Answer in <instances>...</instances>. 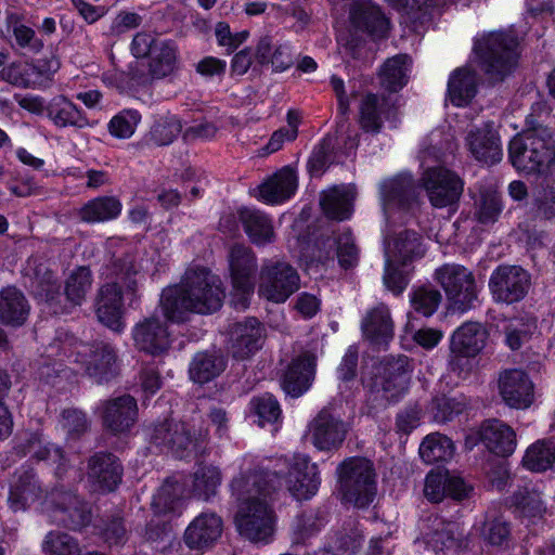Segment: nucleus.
Masks as SVG:
<instances>
[{
	"label": "nucleus",
	"mask_w": 555,
	"mask_h": 555,
	"mask_svg": "<svg viewBox=\"0 0 555 555\" xmlns=\"http://www.w3.org/2000/svg\"><path fill=\"white\" fill-rule=\"evenodd\" d=\"M282 473L255 469L233 479L231 487L238 500L234 524L244 539L254 543L272 539L278 516L270 499L281 488Z\"/></svg>",
	"instance_id": "1"
},
{
	"label": "nucleus",
	"mask_w": 555,
	"mask_h": 555,
	"mask_svg": "<svg viewBox=\"0 0 555 555\" xmlns=\"http://www.w3.org/2000/svg\"><path fill=\"white\" fill-rule=\"evenodd\" d=\"M225 298L223 283L210 269L194 266L186 269L178 285L165 288L159 306L168 321L181 323L189 313L218 311Z\"/></svg>",
	"instance_id": "2"
},
{
	"label": "nucleus",
	"mask_w": 555,
	"mask_h": 555,
	"mask_svg": "<svg viewBox=\"0 0 555 555\" xmlns=\"http://www.w3.org/2000/svg\"><path fill=\"white\" fill-rule=\"evenodd\" d=\"M473 55L489 83L502 82L518 65L519 39L511 30L485 33L475 39Z\"/></svg>",
	"instance_id": "3"
},
{
	"label": "nucleus",
	"mask_w": 555,
	"mask_h": 555,
	"mask_svg": "<svg viewBox=\"0 0 555 555\" xmlns=\"http://www.w3.org/2000/svg\"><path fill=\"white\" fill-rule=\"evenodd\" d=\"M508 152L513 166L526 175L546 176L555 166V141L543 127L514 137Z\"/></svg>",
	"instance_id": "4"
},
{
	"label": "nucleus",
	"mask_w": 555,
	"mask_h": 555,
	"mask_svg": "<svg viewBox=\"0 0 555 555\" xmlns=\"http://www.w3.org/2000/svg\"><path fill=\"white\" fill-rule=\"evenodd\" d=\"M336 473L338 491L345 503L364 508L374 501L377 474L371 460L363 456L348 457L337 466Z\"/></svg>",
	"instance_id": "5"
},
{
	"label": "nucleus",
	"mask_w": 555,
	"mask_h": 555,
	"mask_svg": "<svg viewBox=\"0 0 555 555\" xmlns=\"http://www.w3.org/2000/svg\"><path fill=\"white\" fill-rule=\"evenodd\" d=\"M434 278L455 309L466 311L473 307L478 292L472 271L457 263H447L436 269Z\"/></svg>",
	"instance_id": "6"
},
{
	"label": "nucleus",
	"mask_w": 555,
	"mask_h": 555,
	"mask_svg": "<svg viewBox=\"0 0 555 555\" xmlns=\"http://www.w3.org/2000/svg\"><path fill=\"white\" fill-rule=\"evenodd\" d=\"M300 285L298 272L285 261H266L259 274V295L272 302H284Z\"/></svg>",
	"instance_id": "7"
},
{
	"label": "nucleus",
	"mask_w": 555,
	"mask_h": 555,
	"mask_svg": "<svg viewBox=\"0 0 555 555\" xmlns=\"http://www.w3.org/2000/svg\"><path fill=\"white\" fill-rule=\"evenodd\" d=\"M420 183L435 208L453 207L459 203L464 190L463 180L442 166L424 170Z\"/></svg>",
	"instance_id": "8"
},
{
	"label": "nucleus",
	"mask_w": 555,
	"mask_h": 555,
	"mask_svg": "<svg viewBox=\"0 0 555 555\" xmlns=\"http://www.w3.org/2000/svg\"><path fill=\"white\" fill-rule=\"evenodd\" d=\"M487 331L478 322H467L452 335L449 367L461 375L468 371L469 359L476 357L486 346Z\"/></svg>",
	"instance_id": "9"
},
{
	"label": "nucleus",
	"mask_w": 555,
	"mask_h": 555,
	"mask_svg": "<svg viewBox=\"0 0 555 555\" xmlns=\"http://www.w3.org/2000/svg\"><path fill=\"white\" fill-rule=\"evenodd\" d=\"M408 358H385L373 369L371 387L388 400H396L408 389L410 376Z\"/></svg>",
	"instance_id": "10"
},
{
	"label": "nucleus",
	"mask_w": 555,
	"mask_h": 555,
	"mask_svg": "<svg viewBox=\"0 0 555 555\" xmlns=\"http://www.w3.org/2000/svg\"><path fill=\"white\" fill-rule=\"evenodd\" d=\"M530 274L519 266H499L491 274L489 289L495 302L514 304L529 292Z\"/></svg>",
	"instance_id": "11"
},
{
	"label": "nucleus",
	"mask_w": 555,
	"mask_h": 555,
	"mask_svg": "<svg viewBox=\"0 0 555 555\" xmlns=\"http://www.w3.org/2000/svg\"><path fill=\"white\" fill-rule=\"evenodd\" d=\"M280 462L287 468L285 482L293 496L297 500H308L317 493L321 483L319 468L308 455L294 454Z\"/></svg>",
	"instance_id": "12"
},
{
	"label": "nucleus",
	"mask_w": 555,
	"mask_h": 555,
	"mask_svg": "<svg viewBox=\"0 0 555 555\" xmlns=\"http://www.w3.org/2000/svg\"><path fill=\"white\" fill-rule=\"evenodd\" d=\"M228 262L231 282L241 297L235 300V307L246 309L248 306L247 295L254 291L253 278L257 270V258L254 251L243 245L234 244L228 253Z\"/></svg>",
	"instance_id": "13"
},
{
	"label": "nucleus",
	"mask_w": 555,
	"mask_h": 555,
	"mask_svg": "<svg viewBox=\"0 0 555 555\" xmlns=\"http://www.w3.org/2000/svg\"><path fill=\"white\" fill-rule=\"evenodd\" d=\"M134 347L146 354L160 357L168 352L171 346L170 332L166 321L158 315L145 317L132 328Z\"/></svg>",
	"instance_id": "14"
},
{
	"label": "nucleus",
	"mask_w": 555,
	"mask_h": 555,
	"mask_svg": "<svg viewBox=\"0 0 555 555\" xmlns=\"http://www.w3.org/2000/svg\"><path fill=\"white\" fill-rule=\"evenodd\" d=\"M60 68L59 60L50 57L34 63L14 62L0 70V79L20 88H34Z\"/></svg>",
	"instance_id": "15"
},
{
	"label": "nucleus",
	"mask_w": 555,
	"mask_h": 555,
	"mask_svg": "<svg viewBox=\"0 0 555 555\" xmlns=\"http://www.w3.org/2000/svg\"><path fill=\"white\" fill-rule=\"evenodd\" d=\"M48 502L56 521L68 529L79 530L91 522L90 507L73 492L55 490Z\"/></svg>",
	"instance_id": "16"
},
{
	"label": "nucleus",
	"mask_w": 555,
	"mask_h": 555,
	"mask_svg": "<svg viewBox=\"0 0 555 555\" xmlns=\"http://www.w3.org/2000/svg\"><path fill=\"white\" fill-rule=\"evenodd\" d=\"M499 393L506 405L526 409L534 400V386L528 374L520 369H505L498 376Z\"/></svg>",
	"instance_id": "17"
},
{
	"label": "nucleus",
	"mask_w": 555,
	"mask_h": 555,
	"mask_svg": "<svg viewBox=\"0 0 555 555\" xmlns=\"http://www.w3.org/2000/svg\"><path fill=\"white\" fill-rule=\"evenodd\" d=\"M122 293L117 282L102 285L95 295L94 311L98 321L114 332L125 328Z\"/></svg>",
	"instance_id": "18"
},
{
	"label": "nucleus",
	"mask_w": 555,
	"mask_h": 555,
	"mask_svg": "<svg viewBox=\"0 0 555 555\" xmlns=\"http://www.w3.org/2000/svg\"><path fill=\"white\" fill-rule=\"evenodd\" d=\"M87 477L93 490L111 492L121 481L122 466L113 453L98 452L88 460Z\"/></svg>",
	"instance_id": "19"
},
{
	"label": "nucleus",
	"mask_w": 555,
	"mask_h": 555,
	"mask_svg": "<svg viewBox=\"0 0 555 555\" xmlns=\"http://www.w3.org/2000/svg\"><path fill=\"white\" fill-rule=\"evenodd\" d=\"M347 433L346 424L326 410H322L309 425L311 441L321 451H332L340 448Z\"/></svg>",
	"instance_id": "20"
},
{
	"label": "nucleus",
	"mask_w": 555,
	"mask_h": 555,
	"mask_svg": "<svg viewBox=\"0 0 555 555\" xmlns=\"http://www.w3.org/2000/svg\"><path fill=\"white\" fill-rule=\"evenodd\" d=\"M101 417L104 428L108 431H128L138 418L137 401L129 395L106 400L101 405Z\"/></svg>",
	"instance_id": "21"
},
{
	"label": "nucleus",
	"mask_w": 555,
	"mask_h": 555,
	"mask_svg": "<svg viewBox=\"0 0 555 555\" xmlns=\"http://www.w3.org/2000/svg\"><path fill=\"white\" fill-rule=\"evenodd\" d=\"M361 331L365 340L375 347H386L395 335V322L390 309L379 304L362 319Z\"/></svg>",
	"instance_id": "22"
},
{
	"label": "nucleus",
	"mask_w": 555,
	"mask_h": 555,
	"mask_svg": "<svg viewBox=\"0 0 555 555\" xmlns=\"http://www.w3.org/2000/svg\"><path fill=\"white\" fill-rule=\"evenodd\" d=\"M478 434L487 450L499 456H509L516 449V433L511 426L498 418L482 422Z\"/></svg>",
	"instance_id": "23"
},
{
	"label": "nucleus",
	"mask_w": 555,
	"mask_h": 555,
	"mask_svg": "<svg viewBox=\"0 0 555 555\" xmlns=\"http://www.w3.org/2000/svg\"><path fill=\"white\" fill-rule=\"evenodd\" d=\"M223 522L215 513L198 515L185 529L184 542L192 550L211 546L222 534Z\"/></svg>",
	"instance_id": "24"
},
{
	"label": "nucleus",
	"mask_w": 555,
	"mask_h": 555,
	"mask_svg": "<svg viewBox=\"0 0 555 555\" xmlns=\"http://www.w3.org/2000/svg\"><path fill=\"white\" fill-rule=\"evenodd\" d=\"M152 440L156 446L167 448L177 456H184L194 444V438L185 423L165 421L155 426Z\"/></svg>",
	"instance_id": "25"
},
{
	"label": "nucleus",
	"mask_w": 555,
	"mask_h": 555,
	"mask_svg": "<svg viewBox=\"0 0 555 555\" xmlns=\"http://www.w3.org/2000/svg\"><path fill=\"white\" fill-rule=\"evenodd\" d=\"M385 255L386 258L406 266L425 255L423 237L413 230H402L385 241Z\"/></svg>",
	"instance_id": "26"
},
{
	"label": "nucleus",
	"mask_w": 555,
	"mask_h": 555,
	"mask_svg": "<svg viewBox=\"0 0 555 555\" xmlns=\"http://www.w3.org/2000/svg\"><path fill=\"white\" fill-rule=\"evenodd\" d=\"M79 356L88 374L100 382L115 373L117 356L115 349L107 343L94 341L79 352Z\"/></svg>",
	"instance_id": "27"
},
{
	"label": "nucleus",
	"mask_w": 555,
	"mask_h": 555,
	"mask_svg": "<svg viewBox=\"0 0 555 555\" xmlns=\"http://www.w3.org/2000/svg\"><path fill=\"white\" fill-rule=\"evenodd\" d=\"M315 361L317 356L311 351H304L293 360L283 379V389L286 393L299 397L311 386Z\"/></svg>",
	"instance_id": "28"
},
{
	"label": "nucleus",
	"mask_w": 555,
	"mask_h": 555,
	"mask_svg": "<svg viewBox=\"0 0 555 555\" xmlns=\"http://www.w3.org/2000/svg\"><path fill=\"white\" fill-rule=\"evenodd\" d=\"M264 328L256 319L236 323L231 330L233 357L246 359L259 350L263 344Z\"/></svg>",
	"instance_id": "29"
},
{
	"label": "nucleus",
	"mask_w": 555,
	"mask_h": 555,
	"mask_svg": "<svg viewBox=\"0 0 555 555\" xmlns=\"http://www.w3.org/2000/svg\"><path fill=\"white\" fill-rule=\"evenodd\" d=\"M351 24L373 37L382 38L388 30V21L369 0H356L350 7Z\"/></svg>",
	"instance_id": "30"
},
{
	"label": "nucleus",
	"mask_w": 555,
	"mask_h": 555,
	"mask_svg": "<svg viewBox=\"0 0 555 555\" xmlns=\"http://www.w3.org/2000/svg\"><path fill=\"white\" fill-rule=\"evenodd\" d=\"M466 141L470 153L478 162L493 165L502 159L500 139L490 127L472 130Z\"/></svg>",
	"instance_id": "31"
},
{
	"label": "nucleus",
	"mask_w": 555,
	"mask_h": 555,
	"mask_svg": "<svg viewBox=\"0 0 555 555\" xmlns=\"http://www.w3.org/2000/svg\"><path fill=\"white\" fill-rule=\"evenodd\" d=\"M356 195L354 185L334 186L323 192L320 205L326 217L334 220H345L352 212Z\"/></svg>",
	"instance_id": "32"
},
{
	"label": "nucleus",
	"mask_w": 555,
	"mask_h": 555,
	"mask_svg": "<svg viewBox=\"0 0 555 555\" xmlns=\"http://www.w3.org/2000/svg\"><path fill=\"white\" fill-rule=\"evenodd\" d=\"M385 211L396 205L401 208L410 206L416 198V185L411 175H399L384 181L380 185Z\"/></svg>",
	"instance_id": "33"
},
{
	"label": "nucleus",
	"mask_w": 555,
	"mask_h": 555,
	"mask_svg": "<svg viewBox=\"0 0 555 555\" xmlns=\"http://www.w3.org/2000/svg\"><path fill=\"white\" fill-rule=\"evenodd\" d=\"M29 310L28 300L18 288L8 286L0 291V322L20 326L27 320Z\"/></svg>",
	"instance_id": "34"
},
{
	"label": "nucleus",
	"mask_w": 555,
	"mask_h": 555,
	"mask_svg": "<svg viewBox=\"0 0 555 555\" xmlns=\"http://www.w3.org/2000/svg\"><path fill=\"white\" fill-rule=\"evenodd\" d=\"M43 496V490L31 470H25L18 475L11 487L9 495L10 507L14 511H23Z\"/></svg>",
	"instance_id": "35"
},
{
	"label": "nucleus",
	"mask_w": 555,
	"mask_h": 555,
	"mask_svg": "<svg viewBox=\"0 0 555 555\" xmlns=\"http://www.w3.org/2000/svg\"><path fill=\"white\" fill-rule=\"evenodd\" d=\"M297 189V176L289 167H284L260 185V196L270 204L289 198Z\"/></svg>",
	"instance_id": "36"
},
{
	"label": "nucleus",
	"mask_w": 555,
	"mask_h": 555,
	"mask_svg": "<svg viewBox=\"0 0 555 555\" xmlns=\"http://www.w3.org/2000/svg\"><path fill=\"white\" fill-rule=\"evenodd\" d=\"M317 246L319 251L315 255V259L320 262L333 258L334 246H336V255L341 267H352L358 260V249L351 234L348 232L340 234L337 240L327 237L319 242Z\"/></svg>",
	"instance_id": "37"
},
{
	"label": "nucleus",
	"mask_w": 555,
	"mask_h": 555,
	"mask_svg": "<svg viewBox=\"0 0 555 555\" xmlns=\"http://www.w3.org/2000/svg\"><path fill=\"white\" fill-rule=\"evenodd\" d=\"M47 114L59 128H85L90 125L86 115L64 95H57L51 100L47 106Z\"/></svg>",
	"instance_id": "38"
},
{
	"label": "nucleus",
	"mask_w": 555,
	"mask_h": 555,
	"mask_svg": "<svg viewBox=\"0 0 555 555\" xmlns=\"http://www.w3.org/2000/svg\"><path fill=\"white\" fill-rule=\"evenodd\" d=\"M477 74L468 67L453 72L448 83L450 101L456 106L467 105L477 93Z\"/></svg>",
	"instance_id": "39"
},
{
	"label": "nucleus",
	"mask_w": 555,
	"mask_h": 555,
	"mask_svg": "<svg viewBox=\"0 0 555 555\" xmlns=\"http://www.w3.org/2000/svg\"><path fill=\"white\" fill-rule=\"evenodd\" d=\"M122 205L115 196H100L86 203L79 210L78 216L83 222H105L117 218L121 212Z\"/></svg>",
	"instance_id": "40"
},
{
	"label": "nucleus",
	"mask_w": 555,
	"mask_h": 555,
	"mask_svg": "<svg viewBox=\"0 0 555 555\" xmlns=\"http://www.w3.org/2000/svg\"><path fill=\"white\" fill-rule=\"evenodd\" d=\"M240 220L250 241L264 245L274 238V231L269 218L258 210L244 208L240 210Z\"/></svg>",
	"instance_id": "41"
},
{
	"label": "nucleus",
	"mask_w": 555,
	"mask_h": 555,
	"mask_svg": "<svg viewBox=\"0 0 555 555\" xmlns=\"http://www.w3.org/2000/svg\"><path fill=\"white\" fill-rule=\"evenodd\" d=\"M426 543L436 553L459 550L465 543V534L455 522H439L426 537Z\"/></svg>",
	"instance_id": "42"
},
{
	"label": "nucleus",
	"mask_w": 555,
	"mask_h": 555,
	"mask_svg": "<svg viewBox=\"0 0 555 555\" xmlns=\"http://www.w3.org/2000/svg\"><path fill=\"white\" fill-rule=\"evenodd\" d=\"M181 131V120L176 115L166 114L154 120L144 139L149 144L167 146L178 138Z\"/></svg>",
	"instance_id": "43"
},
{
	"label": "nucleus",
	"mask_w": 555,
	"mask_h": 555,
	"mask_svg": "<svg viewBox=\"0 0 555 555\" xmlns=\"http://www.w3.org/2000/svg\"><path fill=\"white\" fill-rule=\"evenodd\" d=\"M225 362L223 357L217 353L199 352L190 365V377L198 384H204L223 372Z\"/></svg>",
	"instance_id": "44"
},
{
	"label": "nucleus",
	"mask_w": 555,
	"mask_h": 555,
	"mask_svg": "<svg viewBox=\"0 0 555 555\" xmlns=\"http://www.w3.org/2000/svg\"><path fill=\"white\" fill-rule=\"evenodd\" d=\"M453 453L454 447L451 439L440 433L427 435L420 446V455L427 464L448 461Z\"/></svg>",
	"instance_id": "45"
},
{
	"label": "nucleus",
	"mask_w": 555,
	"mask_h": 555,
	"mask_svg": "<svg viewBox=\"0 0 555 555\" xmlns=\"http://www.w3.org/2000/svg\"><path fill=\"white\" fill-rule=\"evenodd\" d=\"M409 65L410 59L405 54L388 59L379 72L382 86L389 91L401 89L408 81Z\"/></svg>",
	"instance_id": "46"
},
{
	"label": "nucleus",
	"mask_w": 555,
	"mask_h": 555,
	"mask_svg": "<svg viewBox=\"0 0 555 555\" xmlns=\"http://www.w3.org/2000/svg\"><path fill=\"white\" fill-rule=\"evenodd\" d=\"M362 538L356 527L343 528L319 551L318 555H352L360 547Z\"/></svg>",
	"instance_id": "47"
},
{
	"label": "nucleus",
	"mask_w": 555,
	"mask_h": 555,
	"mask_svg": "<svg viewBox=\"0 0 555 555\" xmlns=\"http://www.w3.org/2000/svg\"><path fill=\"white\" fill-rule=\"evenodd\" d=\"M555 462V444L551 440H538L532 443L522 457L525 467L532 472H545Z\"/></svg>",
	"instance_id": "48"
},
{
	"label": "nucleus",
	"mask_w": 555,
	"mask_h": 555,
	"mask_svg": "<svg viewBox=\"0 0 555 555\" xmlns=\"http://www.w3.org/2000/svg\"><path fill=\"white\" fill-rule=\"evenodd\" d=\"M149 73L153 78L160 79L170 75L176 67V49L167 41L158 47L147 57Z\"/></svg>",
	"instance_id": "49"
},
{
	"label": "nucleus",
	"mask_w": 555,
	"mask_h": 555,
	"mask_svg": "<svg viewBox=\"0 0 555 555\" xmlns=\"http://www.w3.org/2000/svg\"><path fill=\"white\" fill-rule=\"evenodd\" d=\"M383 106L377 95L365 94L360 102V125L366 132L377 133L383 125Z\"/></svg>",
	"instance_id": "50"
},
{
	"label": "nucleus",
	"mask_w": 555,
	"mask_h": 555,
	"mask_svg": "<svg viewBox=\"0 0 555 555\" xmlns=\"http://www.w3.org/2000/svg\"><path fill=\"white\" fill-rule=\"evenodd\" d=\"M92 285V274L89 268L79 267L70 273L65 282V296L73 305H80Z\"/></svg>",
	"instance_id": "51"
},
{
	"label": "nucleus",
	"mask_w": 555,
	"mask_h": 555,
	"mask_svg": "<svg viewBox=\"0 0 555 555\" xmlns=\"http://www.w3.org/2000/svg\"><path fill=\"white\" fill-rule=\"evenodd\" d=\"M221 483V473L212 465L199 466L193 477V492L198 498L208 500L215 495Z\"/></svg>",
	"instance_id": "52"
},
{
	"label": "nucleus",
	"mask_w": 555,
	"mask_h": 555,
	"mask_svg": "<svg viewBox=\"0 0 555 555\" xmlns=\"http://www.w3.org/2000/svg\"><path fill=\"white\" fill-rule=\"evenodd\" d=\"M44 555H80L78 541L66 532L50 531L42 543Z\"/></svg>",
	"instance_id": "53"
},
{
	"label": "nucleus",
	"mask_w": 555,
	"mask_h": 555,
	"mask_svg": "<svg viewBox=\"0 0 555 555\" xmlns=\"http://www.w3.org/2000/svg\"><path fill=\"white\" fill-rule=\"evenodd\" d=\"M514 505L522 517L530 520L541 519L546 506L535 490L524 489L514 494Z\"/></svg>",
	"instance_id": "54"
},
{
	"label": "nucleus",
	"mask_w": 555,
	"mask_h": 555,
	"mask_svg": "<svg viewBox=\"0 0 555 555\" xmlns=\"http://www.w3.org/2000/svg\"><path fill=\"white\" fill-rule=\"evenodd\" d=\"M441 300L442 295L437 288L433 285H422L413 289L410 301L416 312L430 317L436 312Z\"/></svg>",
	"instance_id": "55"
},
{
	"label": "nucleus",
	"mask_w": 555,
	"mask_h": 555,
	"mask_svg": "<svg viewBox=\"0 0 555 555\" xmlns=\"http://www.w3.org/2000/svg\"><path fill=\"white\" fill-rule=\"evenodd\" d=\"M141 120L142 115L138 109H122L109 120L108 132L118 139H129L135 132Z\"/></svg>",
	"instance_id": "56"
},
{
	"label": "nucleus",
	"mask_w": 555,
	"mask_h": 555,
	"mask_svg": "<svg viewBox=\"0 0 555 555\" xmlns=\"http://www.w3.org/2000/svg\"><path fill=\"white\" fill-rule=\"evenodd\" d=\"M100 533L108 545H120L128 540L129 529L120 513H115L102 519Z\"/></svg>",
	"instance_id": "57"
},
{
	"label": "nucleus",
	"mask_w": 555,
	"mask_h": 555,
	"mask_svg": "<svg viewBox=\"0 0 555 555\" xmlns=\"http://www.w3.org/2000/svg\"><path fill=\"white\" fill-rule=\"evenodd\" d=\"M534 330V322L525 319L511 320L504 327L506 346L513 351L520 349L530 339Z\"/></svg>",
	"instance_id": "58"
},
{
	"label": "nucleus",
	"mask_w": 555,
	"mask_h": 555,
	"mask_svg": "<svg viewBox=\"0 0 555 555\" xmlns=\"http://www.w3.org/2000/svg\"><path fill=\"white\" fill-rule=\"evenodd\" d=\"M502 211V201L498 191L485 189L480 192L476 217L481 223H493Z\"/></svg>",
	"instance_id": "59"
},
{
	"label": "nucleus",
	"mask_w": 555,
	"mask_h": 555,
	"mask_svg": "<svg viewBox=\"0 0 555 555\" xmlns=\"http://www.w3.org/2000/svg\"><path fill=\"white\" fill-rule=\"evenodd\" d=\"M114 276L125 286L126 292L130 293L133 297L138 291L137 275L139 268L130 257H122L113 262Z\"/></svg>",
	"instance_id": "60"
},
{
	"label": "nucleus",
	"mask_w": 555,
	"mask_h": 555,
	"mask_svg": "<svg viewBox=\"0 0 555 555\" xmlns=\"http://www.w3.org/2000/svg\"><path fill=\"white\" fill-rule=\"evenodd\" d=\"M61 426L72 439H78L90 428L87 415L74 408L65 409L61 414Z\"/></svg>",
	"instance_id": "61"
},
{
	"label": "nucleus",
	"mask_w": 555,
	"mask_h": 555,
	"mask_svg": "<svg viewBox=\"0 0 555 555\" xmlns=\"http://www.w3.org/2000/svg\"><path fill=\"white\" fill-rule=\"evenodd\" d=\"M465 409V404L455 399L446 396L436 397L431 401V411L434 418L438 422H448L460 415Z\"/></svg>",
	"instance_id": "62"
},
{
	"label": "nucleus",
	"mask_w": 555,
	"mask_h": 555,
	"mask_svg": "<svg viewBox=\"0 0 555 555\" xmlns=\"http://www.w3.org/2000/svg\"><path fill=\"white\" fill-rule=\"evenodd\" d=\"M183 493L182 485L177 480L167 479L155 495L154 504L163 512L172 511Z\"/></svg>",
	"instance_id": "63"
},
{
	"label": "nucleus",
	"mask_w": 555,
	"mask_h": 555,
	"mask_svg": "<svg viewBox=\"0 0 555 555\" xmlns=\"http://www.w3.org/2000/svg\"><path fill=\"white\" fill-rule=\"evenodd\" d=\"M424 495L433 503L441 502L448 495V472L431 470L425 479Z\"/></svg>",
	"instance_id": "64"
}]
</instances>
